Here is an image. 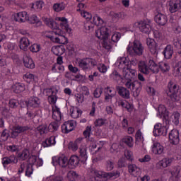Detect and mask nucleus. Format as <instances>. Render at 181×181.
I'll return each instance as SVG.
<instances>
[{"mask_svg": "<svg viewBox=\"0 0 181 181\" xmlns=\"http://www.w3.org/2000/svg\"><path fill=\"white\" fill-rule=\"evenodd\" d=\"M66 6L63 3H57L53 5V9L55 12H62L64 11Z\"/></svg>", "mask_w": 181, "mask_h": 181, "instance_id": "nucleus-46", "label": "nucleus"}, {"mask_svg": "<svg viewBox=\"0 0 181 181\" xmlns=\"http://www.w3.org/2000/svg\"><path fill=\"white\" fill-rule=\"evenodd\" d=\"M116 90L120 97H122V98H124L125 100H129V90L127 89V88H124V86H117Z\"/></svg>", "mask_w": 181, "mask_h": 181, "instance_id": "nucleus-11", "label": "nucleus"}, {"mask_svg": "<svg viewBox=\"0 0 181 181\" xmlns=\"http://www.w3.org/2000/svg\"><path fill=\"white\" fill-rule=\"evenodd\" d=\"M163 54L165 59H171L173 55V47L170 45H167L164 49Z\"/></svg>", "mask_w": 181, "mask_h": 181, "instance_id": "nucleus-28", "label": "nucleus"}, {"mask_svg": "<svg viewBox=\"0 0 181 181\" xmlns=\"http://www.w3.org/2000/svg\"><path fill=\"white\" fill-rule=\"evenodd\" d=\"M62 129L64 134H69V132H71V131L74 129V121L71 120L65 122L62 126Z\"/></svg>", "mask_w": 181, "mask_h": 181, "instance_id": "nucleus-12", "label": "nucleus"}, {"mask_svg": "<svg viewBox=\"0 0 181 181\" xmlns=\"http://www.w3.org/2000/svg\"><path fill=\"white\" fill-rule=\"evenodd\" d=\"M8 107L13 110H16L19 107V100L16 99H10L8 102Z\"/></svg>", "mask_w": 181, "mask_h": 181, "instance_id": "nucleus-48", "label": "nucleus"}, {"mask_svg": "<svg viewBox=\"0 0 181 181\" xmlns=\"http://www.w3.org/2000/svg\"><path fill=\"white\" fill-rule=\"evenodd\" d=\"M180 118V113L175 112L170 117V122H173L175 125H179V119Z\"/></svg>", "mask_w": 181, "mask_h": 181, "instance_id": "nucleus-35", "label": "nucleus"}, {"mask_svg": "<svg viewBox=\"0 0 181 181\" xmlns=\"http://www.w3.org/2000/svg\"><path fill=\"white\" fill-rule=\"evenodd\" d=\"M152 152L155 155H162L163 153V146L159 143H154L152 147Z\"/></svg>", "mask_w": 181, "mask_h": 181, "instance_id": "nucleus-24", "label": "nucleus"}, {"mask_svg": "<svg viewBox=\"0 0 181 181\" xmlns=\"http://www.w3.org/2000/svg\"><path fill=\"white\" fill-rule=\"evenodd\" d=\"M124 156L129 162H132V160H134V157L132 156V151H129L128 150L125 151Z\"/></svg>", "mask_w": 181, "mask_h": 181, "instance_id": "nucleus-61", "label": "nucleus"}, {"mask_svg": "<svg viewBox=\"0 0 181 181\" xmlns=\"http://www.w3.org/2000/svg\"><path fill=\"white\" fill-rule=\"evenodd\" d=\"M173 74L174 77H180V76H181V62H178L176 63Z\"/></svg>", "mask_w": 181, "mask_h": 181, "instance_id": "nucleus-40", "label": "nucleus"}, {"mask_svg": "<svg viewBox=\"0 0 181 181\" xmlns=\"http://www.w3.org/2000/svg\"><path fill=\"white\" fill-rule=\"evenodd\" d=\"M13 91L16 93V94H21V93H23L25 90H26V87L25 84L21 83H16L13 86Z\"/></svg>", "mask_w": 181, "mask_h": 181, "instance_id": "nucleus-22", "label": "nucleus"}, {"mask_svg": "<svg viewBox=\"0 0 181 181\" xmlns=\"http://www.w3.org/2000/svg\"><path fill=\"white\" fill-rule=\"evenodd\" d=\"M91 173L93 175V177L95 181H103L104 179H110V177H114L118 175V172L113 173H104L98 170H93Z\"/></svg>", "mask_w": 181, "mask_h": 181, "instance_id": "nucleus-2", "label": "nucleus"}, {"mask_svg": "<svg viewBox=\"0 0 181 181\" xmlns=\"http://www.w3.org/2000/svg\"><path fill=\"white\" fill-rule=\"evenodd\" d=\"M78 64L79 67L82 69V70H83L84 71L90 70V69H91V66H90V64H88V58H84L83 59L79 60Z\"/></svg>", "mask_w": 181, "mask_h": 181, "instance_id": "nucleus-26", "label": "nucleus"}, {"mask_svg": "<svg viewBox=\"0 0 181 181\" xmlns=\"http://www.w3.org/2000/svg\"><path fill=\"white\" fill-rule=\"evenodd\" d=\"M159 69H160L161 71H163V73H168V71H169V70H170V66H169V64H168L167 63L165 62H161L160 64V65L158 66Z\"/></svg>", "mask_w": 181, "mask_h": 181, "instance_id": "nucleus-51", "label": "nucleus"}, {"mask_svg": "<svg viewBox=\"0 0 181 181\" xmlns=\"http://www.w3.org/2000/svg\"><path fill=\"white\" fill-rule=\"evenodd\" d=\"M138 25L140 32H142V33H146V35L151 33V30H152V27L151 26V24H149V23L146 21H140Z\"/></svg>", "mask_w": 181, "mask_h": 181, "instance_id": "nucleus-9", "label": "nucleus"}, {"mask_svg": "<svg viewBox=\"0 0 181 181\" xmlns=\"http://www.w3.org/2000/svg\"><path fill=\"white\" fill-rule=\"evenodd\" d=\"M40 45L39 44H33L30 47V50L33 53H37V52H40Z\"/></svg>", "mask_w": 181, "mask_h": 181, "instance_id": "nucleus-59", "label": "nucleus"}, {"mask_svg": "<svg viewBox=\"0 0 181 181\" xmlns=\"http://www.w3.org/2000/svg\"><path fill=\"white\" fill-rule=\"evenodd\" d=\"M52 119L57 122L62 121V112L57 106L52 107Z\"/></svg>", "mask_w": 181, "mask_h": 181, "instance_id": "nucleus-21", "label": "nucleus"}, {"mask_svg": "<svg viewBox=\"0 0 181 181\" xmlns=\"http://www.w3.org/2000/svg\"><path fill=\"white\" fill-rule=\"evenodd\" d=\"M40 105V99L37 97H31L29 98L27 103L28 107H31L33 108H38Z\"/></svg>", "mask_w": 181, "mask_h": 181, "instance_id": "nucleus-18", "label": "nucleus"}, {"mask_svg": "<svg viewBox=\"0 0 181 181\" xmlns=\"http://www.w3.org/2000/svg\"><path fill=\"white\" fill-rule=\"evenodd\" d=\"M81 114H83V111L78 107H72L71 109V117L72 118H78V117H81Z\"/></svg>", "mask_w": 181, "mask_h": 181, "instance_id": "nucleus-36", "label": "nucleus"}, {"mask_svg": "<svg viewBox=\"0 0 181 181\" xmlns=\"http://www.w3.org/2000/svg\"><path fill=\"white\" fill-rule=\"evenodd\" d=\"M138 69L139 71L141 73H143V74L148 75L149 74V68L148 67V64H146V62L145 61H140L138 63Z\"/></svg>", "mask_w": 181, "mask_h": 181, "instance_id": "nucleus-19", "label": "nucleus"}, {"mask_svg": "<svg viewBox=\"0 0 181 181\" xmlns=\"http://www.w3.org/2000/svg\"><path fill=\"white\" fill-rule=\"evenodd\" d=\"M144 45L138 40H134L132 43H130L127 48V53L129 56L135 57L136 56H142L144 50Z\"/></svg>", "mask_w": 181, "mask_h": 181, "instance_id": "nucleus-1", "label": "nucleus"}, {"mask_svg": "<svg viewBox=\"0 0 181 181\" xmlns=\"http://www.w3.org/2000/svg\"><path fill=\"white\" fill-rule=\"evenodd\" d=\"M103 40V42L102 45L104 49H106V50H111V49H112V44L111 43V41L108 40V37Z\"/></svg>", "mask_w": 181, "mask_h": 181, "instance_id": "nucleus-49", "label": "nucleus"}, {"mask_svg": "<svg viewBox=\"0 0 181 181\" xmlns=\"http://www.w3.org/2000/svg\"><path fill=\"white\" fill-rule=\"evenodd\" d=\"M14 20L16 22H26L29 21V15L26 11H22L16 13Z\"/></svg>", "mask_w": 181, "mask_h": 181, "instance_id": "nucleus-13", "label": "nucleus"}, {"mask_svg": "<svg viewBox=\"0 0 181 181\" xmlns=\"http://www.w3.org/2000/svg\"><path fill=\"white\" fill-rule=\"evenodd\" d=\"M2 163L4 166H5V165H9L10 163H18V158L15 156L4 157L2 160Z\"/></svg>", "mask_w": 181, "mask_h": 181, "instance_id": "nucleus-27", "label": "nucleus"}, {"mask_svg": "<svg viewBox=\"0 0 181 181\" xmlns=\"http://www.w3.org/2000/svg\"><path fill=\"white\" fill-rule=\"evenodd\" d=\"M90 135H91V126H88L83 132V136L85 138H90Z\"/></svg>", "mask_w": 181, "mask_h": 181, "instance_id": "nucleus-63", "label": "nucleus"}, {"mask_svg": "<svg viewBox=\"0 0 181 181\" xmlns=\"http://www.w3.org/2000/svg\"><path fill=\"white\" fill-rule=\"evenodd\" d=\"M78 163H80V158L77 156H71L68 161V165H71L73 168H77Z\"/></svg>", "mask_w": 181, "mask_h": 181, "instance_id": "nucleus-33", "label": "nucleus"}, {"mask_svg": "<svg viewBox=\"0 0 181 181\" xmlns=\"http://www.w3.org/2000/svg\"><path fill=\"white\" fill-rule=\"evenodd\" d=\"M122 142L126 144L129 148L134 146V139L131 136H127L122 139Z\"/></svg>", "mask_w": 181, "mask_h": 181, "instance_id": "nucleus-44", "label": "nucleus"}, {"mask_svg": "<svg viewBox=\"0 0 181 181\" xmlns=\"http://www.w3.org/2000/svg\"><path fill=\"white\" fill-rule=\"evenodd\" d=\"M29 23L35 24V23H40V21L36 15L32 16L30 18L28 17Z\"/></svg>", "mask_w": 181, "mask_h": 181, "instance_id": "nucleus-60", "label": "nucleus"}, {"mask_svg": "<svg viewBox=\"0 0 181 181\" xmlns=\"http://www.w3.org/2000/svg\"><path fill=\"white\" fill-rule=\"evenodd\" d=\"M30 153L28 149H23L21 152L18 153L17 157L18 160H26L29 158Z\"/></svg>", "mask_w": 181, "mask_h": 181, "instance_id": "nucleus-30", "label": "nucleus"}, {"mask_svg": "<svg viewBox=\"0 0 181 181\" xmlns=\"http://www.w3.org/2000/svg\"><path fill=\"white\" fill-rule=\"evenodd\" d=\"M181 169L180 166L175 167L171 172L172 176L175 177V179H179L181 177Z\"/></svg>", "mask_w": 181, "mask_h": 181, "instance_id": "nucleus-50", "label": "nucleus"}, {"mask_svg": "<svg viewBox=\"0 0 181 181\" xmlns=\"http://www.w3.org/2000/svg\"><path fill=\"white\" fill-rule=\"evenodd\" d=\"M106 169L108 171H111L112 170V169H114V162L108 160L107 162H106Z\"/></svg>", "mask_w": 181, "mask_h": 181, "instance_id": "nucleus-64", "label": "nucleus"}, {"mask_svg": "<svg viewBox=\"0 0 181 181\" xmlns=\"http://www.w3.org/2000/svg\"><path fill=\"white\" fill-rule=\"evenodd\" d=\"M173 159L172 158H163L162 160L159 161L157 163V167L160 168V169L165 168H168V166H170V164L173 162Z\"/></svg>", "mask_w": 181, "mask_h": 181, "instance_id": "nucleus-25", "label": "nucleus"}, {"mask_svg": "<svg viewBox=\"0 0 181 181\" xmlns=\"http://www.w3.org/2000/svg\"><path fill=\"white\" fill-rule=\"evenodd\" d=\"M80 156L82 160H87V148L86 147L80 148Z\"/></svg>", "mask_w": 181, "mask_h": 181, "instance_id": "nucleus-54", "label": "nucleus"}, {"mask_svg": "<svg viewBox=\"0 0 181 181\" xmlns=\"http://www.w3.org/2000/svg\"><path fill=\"white\" fill-rule=\"evenodd\" d=\"M95 36L98 39H100V40L108 39L110 37V30L105 26H102L95 31Z\"/></svg>", "mask_w": 181, "mask_h": 181, "instance_id": "nucleus-4", "label": "nucleus"}, {"mask_svg": "<svg viewBox=\"0 0 181 181\" xmlns=\"http://www.w3.org/2000/svg\"><path fill=\"white\" fill-rule=\"evenodd\" d=\"M67 178L70 181H76L78 178V174L76 171H69L67 174Z\"/></svg>", "mask_w": 181, "mask_h": 181, "instance_id": "nucleus-47", "label": "nucleus"}, {"mask_svg": "<svg viewBox=\"0 0 181 181\" xmlns=\"http://www.w3.org/2000/svg\"><path fill=\"white\" fill-rule=\"evenodd\" d=\"M117 165L119 168H127V166H128V163H127V158H121L120 159H119Z\"/></svg>", "mask_w": 181, "mask_h": 181, "instance_id": "nucleus-57", "label": "nucleus"}, {"mask_svg": "<svg viewBox=\"0 0 181 181\" xmlns=\"http://www.w3.org/2000/svg\"><path fill=\"white\" fill-rule=\"evenodd\" d=\"M95 127H103L105 124V120L104 119H97L95 122Z\"/></svg>", "mask_w": 181, "mask_h": 181, "instance_id": "nucleus-62", "label": "nucleus"}, {"mask_svg": "<svg viewBox=\"0 0 181 181\" xmlns=\"http://www.w3.org/2000/svg\"><path fill=\"white\" fill-rule=\"evenodd\" d=\"M52 52L55 54V56H62L64 53V51H63V48L60 47H55L52 48Z\"/></svg>", "mask_w": 181, "mask_h": 181, "instance_id": "nucleus-53", "label": "nucleus"}, {"mask_svg": "<svg viewBox=\"0 0 181 181\" xmlns=\"http://www.w3.org/2000/svg\"><path fill=\"white\" fill-rule=\"evenodd\" d=\"M132 88H135V91L133 92V97L137 98L139 97V94H141V90H142V83L139 81H135L132 83Z\"/></svg>", "mask_w": 181, "mask_h": 181, "instance_id": "nucleus-15", "label": "nucleus"}, {"mask_svg": "<svg viewBox=\"0 0 181 181\" xmlns=\"http://www.w3.org/2000/svg\"><path fill=\"white\" fill-rule=\"evenodd\" d=\"M164 131H166V128L162 127L160 124H158L154 126L153 134L154 136H160V135H163V136H165L166 135V132L163 133Z\"/></svg>", "mask_w": 181, "mask_h": 181, "instance_id": "nucleus-16", "label": "nucleus"}, {"mask_svg": "<svg viewBox=\"0 0 181 181\" xmlns=\"http://www.w3.org/2000/svg\"><path fill=\"white\" fill-rule=\"evenodd\" d=\"M43 6H45V3L43 2V1H36L35 4H33L31 8L37 12H40Z\"/></svg>", "mask_w": 181, "mask_h": 181, "instance_id": "nucleus-37", "label": "nucleus"}, {"mask_svg": "<svg viewBox=\"0 0 181 181\" xmlns=\"http://www.w3.org/2000/svg\"><path fill=\"white\" fill-rule=\"evenodd\" d=\"M49 91L52 94L48 97V101L50 104H56V101H57V90H53V89H49Z\"/></svg>", "mask_w": 181, "mask_h": 181, "instance_id": "nucleus-34", "label": "nucleus"}, {"mask_svg": "<svg viewBox=\"0 0 181 181\" xmlns=\"http://www.w3.org/2000/svg\"><path fill=\"white\" fill-rule=\"evenodd\" d=\"M128 172L133 176H139L141 175V168L135 164H128Z\"/></svg>", "mask_w": 181, "mask_h": 181, "instance_id": "nucleus-14", "label": "nucleus"}, {"mask_svg": "<svg viewBox=\"0 0 181 181\" xmlns=\"http://www.w3.org/2000/svg\"><path fill=\"white\" fill-rule=\"evenodd\" d=\"M44 22L45 25H47V26H49V28H51V29H56V27L54 26V25H56V22H54V21L49 18H45Z\"/></svg>", "mask_w": 181, "mask_h": 181, "instance_id": "nucleus-56", "label": "nucleus"}, {"mask_svg": "<svg viewBox=\"0 0 181 181\" xmlns=\"http://www.w3.org/2000/svg\"><path fill=\"white\" fill-rule=\"evenodd\" d=\"M58 163L61 168H66L69 165V159L66 157H59Z\"/></svg>", "mask_w": 181, "mask_h": 181, "instance_id": "nucleus-45", "label": "nucleus"}, {"mask_svg": "<svg viewBox=\"0 0 181 181\" xmlns=\"http://www.w3.org/2000/svg\"><path fill=\"white\" fill-rule=\"evenodd\" d=\"M37 160V157L35 155H31L28 157V165H30V166H33L35 163H36V161Z\"/></svg>", "mask_w": 181, "mask_h": 181, "instance_id": "nucleus-58", "label": "nucleus"}, {"mask_svg": "<svg viewBox=\"0 0 181 181\" xmlns=\"http://www.w3.org/2000/svg\"><path fill=\"white\" fill-rule=\"evenodd\" d=\"M92 23H93L94 25H95L96 26H100V25H103V23H104V21H103V19H101L100 16H98V15H95L93 18Z\"/></svg>", "mask_w": 181, "mask_h": 181, "instance_id": "nucleus-52", "label": "nucleus"}, {"mask_svg": "<svg viewBox=\"0 0 181 181\" xmlns=\"http://www.w3.org/2000/svg\"><path fill=\"white\" fill-rule=\"evenodd\" d=\"M119 69H125V66H128L129 64V60L127 59V57H121L120 59L118 61Z\"/></svg>", "mask_w": 181, "mask_h": 181, "instance_id": "nucleus-42", "label": "nucleus"}, {"mask_svg": "<svg viewBox=\"0 0 181 181\" xmlns=\"http://www.w3.org/2000/svg\"><path fill=\"white\" fill-rule=\"evenodd\" d=\"M157 15L154 17V21L159 25L160 26H165L168 23V17L166 15L160 13V10L159 8L156 9Z\"/></svg>", "mask_w": 181, "mask_h": 181, "instance_id": "nucleus-5", "label": "nucleus"}, {"mask_svg": "<svg viewBox=\"0 0 181 181\" xmlns=\"http://www.w3.org/2000/svg\"><path fill=\"white\" fill-rule=\"evenodd\" d=\"M169 141L173 145H177L180 141L179 138V131L173 129L169 134Z\"/></svg>", "mask_w": 181, "mask_h": 181, "instance_id": "nucleus-8", "label": "nucleus"}, {"mask_svg": "<svg viewBox=\"0 0 181 181\" xmlns=\"http://www.w3.org/2000/svg\"><path fill=\"white\" fill-rule=\"evenodd\" d=\"M110 77L115 80V81H119V80H121V78H122V76L119 74V73H118V71H114L111 75Z\"/></svg>", "mask_w": 181, "mask_h": 181, "instance_id": "nucleus-55", "label": "nucleus"}, {"mask_svg": "<svg viewBox=\"0 0 181 181\" xmlns=\"http://www.w3.org/2000/svg\"><path fill=\"white\" fill-rule=\"evenodd\" d=\"M36 131H37L40 135H43L44 134H47L49 132V127L47 128V125L42 124L38 126L36 128Z\"/></svg>", "mask_w": 181, "mask_h": 181, "instance_id": "nucleus-43", "label": "nucleus"}, {"mask_svg": "<svg viewBox=\"0 0 181 181\" xmlns=\"http://www.w3.org/2000/svg\"><path fill=\"white\" fill-rule=\"evenodd\" d=\"M168 9L170 13H175L181 9V0H170Z\"/></svg>", "mask_w": 181, "mask_h": 181, "instance_id": "nucleus-6", "label": "nucleus"}, {"mask_svg": "<svg viewBox=\"0 0 181 181\" xmlns=\"http://www.w3.org/2000/svg\"><path fill=\"white\" fill-rule=\"evenodd\" d=\"M23 64L27 69H35V62H33V59L28 55L23 57Z\"/></svg>", "mask_w": 181, "mask_h": 181, "instance_id": "nucleus-23", "label": "nucleus"}, {"mask_svg": "<svg viewBox=\"0 0 181 181\" xmlns=\"http://www.w3.org/2000/svg\"><path fill=\"white\" fill-rule=\"evenodd\" d=\"M168 90L166 91V94L168 97H170L172 101H176V94H177L179 91V87L177 85L174 84L172 81L168 83Z\"/></svg>", "mask_w": 181, "mask_h": 181, "instance_id": "nucleus-3", "label": "nucleus"}, {"mask_svg": "<svg viewBox=\"0 0 181 181\" xmlns=\"http://www.w3.org/2000/svg\"><path fill=\"white\" fill-rule=\"evenodd\" d=\"M148 71H152L155 74L159 73V66L155 63L153 59H149L148 62Z\"/></svg>", "mask_w": 181, "mask_h": 181, "instance_id": "nucleus-20", "label": "nucleus"}, {"mask_svg": "<svg viewBox=\"0 0 181 181\" xmlns=\"http://www.w3.org/2000/svg\"><path fill=\"white\" fill-rule=\"evenodd\" d=\"M59 122H57V121H54V122H51L49 126H48V131L49 132H54L56 131H57L59 129Z\"/></svg>", "mask_w": 181, "mask_h": 181, "instance_id": "nucleus-41", "label": "nucleus"}, {"mask_svg": "<svg viewBox=\"0 0 181 181\" xmlns=\"http://www.w3.org/2000/svg\"><path fill=\"white\" fill-rule=\"evenodd\" d=\"M123 76L127 80H134L136 77V71L127 67L123 69Z\"/></svg>", "mask_w": 181, "mask_h": 181, "instance_id": "nucleus-10", "label": "nucleus"}, {"mask_svg": "<svg viewBox=\"0 0 181 181\" xmlns=\"http://www.w3.org/2000/svg\"><path fill=\"white\" fill-rule=\"evenodd\" d=\"M56 144V136H52L49 138L47 139L45 141H42V146L44 148H47L48 146H52Z\"/></svg>", "mask_w": 181, "mask_h": 181, "instance_id": "nucleus-29", "label": "nucleus"}, {"mask_svg": "<svg viewBox=\"0 0 181 181\" xmlns=\"http://www.w3.org/2000/svg\"><path fill=\"white\" fill-rule=\"evenodd\" d=\"M147 45L152 54H154V55L158 54V44L156 42L149 39V40H147Z\"/></svg>", "mask_w": 181, "mask_h": 181, "instance_id": "nucleus-17", "label": "nucleus"}, {"mask_svg": "<svg viewBox=\"0 0 181 181\" xmlns=\"http://www.w3.org/2000/svg\"><path fill=\"white\" fill-rule=\"evenodd\" d=\"M29 129L32 131L30 127L28 126H15L12 129L11 138H16L19 134L29 131Z\"/></svg>", "mask_w": 181, "mask_h": 181, "instance_id": "nucleus-7", "label": "nucleus"}, {"mask_svg": "<svg viewBox=\"0 0 181 181\" xmlns=\"http://www.w3.org/2000/svg\"><path fill=\"white\" fill-rule=\"evenodd\" d=\"M83 141V138H78L74 143L69 142V149H71L72 151H77L78 149V145L81 144V141Z\"/></svg>", "mask_w": 181, "mask_h": 181, "instance_id": "nucleus-31", "label": "nucleus"}, {"mask_svg": "<svg viewBox=\"0 0 181 181\" xmlns=\"http://www.w3.org/2000/svg\"><path fill=\"white\" fill-rule=\"evenodd\" d=\"M158 111L160 118H162V117H163V118H166V116H168V112L166 111V107H165V105H160L158 106Z\"/></svg>", "mask_w": 181, "mask_h": 181, "instance_id": "nucleus-38", "label": "nucleus"}, {"mask_svg": "<svg viewBox=\"0 0 181 181\" xmlns=\"http://www.w3.org/2000/svg\"><path fill=\"white\" fill-rule=\"evenodd\" d=\"M59 21H61V26H62V29H64L68 33H70L71 32V28H69V24H67V19L64 17H62L59 18Z\"/></svg>", "mask_w": 181, "mask_h": 181, "instance_id": "nucleus-39", "label": "nucleus"}, {"mask_svg": "<svg viewBox=\"0 0 181 181\" xmlns=\"http://www.w3.org/2000/svg\"><path fill=\"white\" fill-rule=\"evenodd\" d=\"M29 45H30V42H29V39L26 37H22L20 40V49L21 50L26 51L28 47H29Z\"/></svg>", "mask_w": 181, "mask_h": 181, "instance_id": "nucleus-32", "label": "nucleus"}]
</instances>
